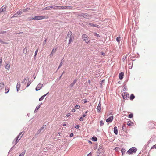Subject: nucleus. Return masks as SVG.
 I'll return each mask as SVG.
<instances>
[{
	"instance_id": "13d9d810",
	"label": "nucleus",
	"mask_w": 156,
	"mask_h": 156,
	"mask_svg": "<svg viewBox=\"0 0 156 156\" xmlns=\"http://www.w3.org/2000/svg\"><path fill=\"white\" fill-rule=\"evenodd\" d=\"M126 127V125L125 124L124 125H123V126H122V129L123 130L124 129V128H125Z\"/></svg>"
},
{
	"instance_id": "338daca9",
	"label": "nucleus",
	"mask_w": 156,
	"mask_h": 156,
	"mask_svg": "<svg viewBox=\"0 0 156 156\" xmlns=\"http://www.w3.org/2000/svg\"><path fill=\"white\" fill-rule=\"evenodd\" d=\"M99 148H100L101 149H103V146H100L99 147Z\"/></svg>"
},
{
	"instance_id": "5fc2aeb1",
	"label": "nucleus",
	"mask_w": 156,
	"mask_h": 156,
	"mask_svg": "<svg viewBox=\"0 0 156 156\" xmlns=\"http://www.w3.org/2000/svg\"><path fill=\"white\" fill-rule=\"evenodd\" d=\"M0 42H2L3 44H6V43H5L4 42L2 41V40L1 39H0Z\"/></svg>"
},
{
	"instance_id": "20e7f679",
	"label": "nucleus",
	"mask_w": 156,
	"mask_h": 156,
	"mask_svg": "<svg viewBox=\"0 0 156 156\" xmlns=\"http://www.w3.org/2000/svg\"><path fill=\"white\" fill-rule=\"evenodd\" d=\"M45 17L44 16H35L34 17L31 18L33 20H40L44 19Z\"/></svg>"
},
{
	"instance_id": "9d476101",
	"label": "nucleus",
	"mask_w": 156,
	"mask_h": 156,
	"mask_svg": "<svg viewBox=\"0 0 156 156\" xmlns=\"http://www.w3.org/2000/svg\"><path fill=\"white\" fill-rule=\"evenodd\" d=\"M113 116H111L109 118H108L106 120V122H111L113 120Z\"/></svg>"
},
{
	"instance_id": "7c9ffc66",
	"label": "nucleus",
	"mask_w": 156,
	"mask_h": 156,
	"mask_svg": "<svg viewBox=\"0 0 156 156\" xmlns=\"http://www.w3.org/2000/svg\"><path fill=\"white\" fill-rule=\"evenodd\" d=\"M133 124V122L130 121H128L127 122V124L128 126H131Z\"/></svg>"
},
{
	"instance_id": "680f3d73",
	"label": "nucleus",
	"mask_w": 156,
	"mask_h": 156,
	"mask_svg": "<svg viewBox=\"0 0 156 156\" xmlns=\"http://www.w3.org/2000/svg\"><path fill=\"white\" fill-rule=\"evenodd\" d=\"M7 90H8L7 91H5V94H7V93L9 92V88H8V89H7Z\"/></svg>"
},
{
	"instance_id": "69168bd1",
	"label": "nucleus",
	"mask_w": 156,
	"mask_h": 156,
	"mask_svg": "<svg viewBox=\"0 0 156 156\" xmlns=\"http://www.w3.org/2000/svg\"><path fill=\"white\" fill-rule=\"evenodd\" d=\"M91 153H89V154H88L87 156H91Z\"/></svg>"
},
{
	"instance_id": "79ce46f5",
	"label": "nucleus",
	"mask_w": 156,
	"mask_h": 156,
	"mask_svg": "<svg viewBox=\"0 0 156 156\" xmlns=\"http://www.w3.org/2000/svg\"><path fill=\"white\" fill-rule=\"evenodd\" d=\"M38 51V49L36 50L35 51V55H34V57H35Z\"/></svg>"
},
{
	"instance_id": "c9c22d12",
	"label": "nucleus",
	"mask_w": 156,
	"mask_h": 156,
	"mask_svg": "<svg viewBox=\"0 0 156 156\" xmlns=\"http://www.w3.org/2000/svg\"><path fill=\"white\" fill-rule=\"evenodd\" d=\"M127 55H125L122 58V60L124 62L125 59L127 58Z\"/></svg>"
},
{
	"instance_id": "6e6552de",
	"label": "nucleus",
	"mask_w": 156,
	"mask_h": 156,
	"mask_svg": "<svg viewBox=\"0 0 156 156\" xmlns=\"http://www.w3.org/2000/svg\"><path fill=\"white\" fill-rule=\"evenodd\" d=\"M6 7L7 6H5L4 5L0 9V14L2 12H4L6 11Z\"/></svg>"
},
{
	"instance_id": "423d86ee",
	"label": "nucleus",
	"mask_w": 156,
	"mask_h": 156,
	"mask_svg": "<svg viewBox=\"0 0 156 156\" xmlns=\"http://www.w3.org/2000/svg\"><path fill=\"white\" fill-rule=\"evenodd\" d=\"M46 128V125H43L42 126L41 128L38 130V131H37V134L40 133L41 132H44L45 128Z\"/></svg>"
},
{
	"instance_id": "39448f33",
	"label": "nucleus",
	"mask_w": 156,
	"mask_h": 156,
	"mask_svg": "<svg viewBox=\"0 0 156 156\" xmlns=\"http://www.w3.org/2000/svg\"><path fill=\"white\" fill-rule=\"evenodd\" d=\"M137 151V149L135 147H133L129 149L126 153H128L130 154L135 153Z\"/></svg>"
},
{
	"instance_id": "6ab92c4d",
	"label": "nucleus",
	"mask_w": 156,
	"mask_h": 156,
	"mask_svg": "<svg viewBox=\"0 0 156 156\" xmlns=\"http://www.w3.org/2000/svg\"><path fill=\"white\" fill-rule=\"evenodd\" d=\"M77 79H75L73 81V82L71 84H70V87H73V86L74 85V84H75V83H76V82H77Z\"/></svg>"
},
{
	"instance_id": "5701e85b",
	"label": "nucleus",
	"mask_w": 156,
	"mask_h": 156,
	"mask_svg": "<svg viewBox=\"0 0 156 156\" xmlns=\"http://www.w3.org/2000/svg\"><path fill=\"white\" fill-rule=\"evenodd\" d=\"M148 144H149V143L148 144H147L146 145H145L144 146V147L142 150V152H143L144 150L146 149L147 148V147L148 146Z\"/></svg>"
},
{
	"instance_id": "a18cd8bd",
	"label": "nucleus",
	"mask_w": 156,
	"mask_h": 156,
	"mask_svg": "<svg viewBox=\"0 0 156 156\" xmlns=\"http://www.w3.org/2000/svg\"><path fill=\"white\" fill-rule=\"evenodd\" d=\"M94 36H97L98 37H100V35L97 33H94Z\"/></svg>"
},
{
	"instance_id": "a211bd4d",
	"label": "nucleus",
	"mask_w": 156,
	"mask_h": 156,
	"mask_svg": "<svg viewBox=\"0 0 156 156\" xmlns=\"http://www.w3.org/2000/svg\"><path fill=\"white\" fill-rule=\"evenodd\" d=\"M88 24L91 26L95 27L97 28H99L100 26L98 25L93 24L92 23H89Z\"/></svg>"
},
{
	"instance_id": "603ef678",
	"label": "nucleus",
	"mask_w": 156,
	"mask_h": 156,
	"mask_svg": "<svg viewBox=\"0 0 156 156\" xmlns=\"http://www.w3.org/2000/svg\"><path fill=\"white\" fill-rule=\"evenodd\" d=\"M70 113H68L66 115V116L67 117H69L70 116Z\"/></svg>"
},
{
	"instance_id": "72a5a7b5",
	"label": "nucleus",
	"mask_w": 156,
	"mask_h": 156,
	"mask_svg": "<svg viewBox=\"0 0 156 156\" xmlns=\"http://www.w3.org/2000/svg\"><path fill=\"white\" fill-rule=\"evenodd\" d=\"M16 13L17 14V15L19 16L20 15L22 14V12L21 11H19L16 12Z\"/></svg>"
},
{
	"instance_id": "9b49d317",
	"label": "nucleus",
	"mask_w": 156,
	"mask_h": 156,
	"mask_svg": "<svg viewBox=\"0 0 156 156\" xmlns=\"http://www.w3.org/2000/svg\"><path fill=\"white\" fill-rule=\"evenodd\" d=\"M29 78L28 77H27L25 78L23 80L22 82V83L24 84H25L27 81H29Z\"/></svg>"
},
{
	"instance_id": "4be33fe9",
	"label": "nucleus",
	"mask_w": 156,
	"mask_h": 156,
	"mask_svg": "<svg viewBox=\"0 0 156 156\" xmlns=\"http://www.w3.org/2000/svg\"><path fill=\"white\" fill-rule=\"evenodd\" d=\"M4 83H0V90H2L4 87Z\"/></svg>"
},
{
	"instance_id": "37998d69",
	"label": "nucleus",
	"mask_w": 156,
	"mask_h": 156,
	"mask_svg": "<svg viewBox=\"0 0 156 156\" xmlns=\"http://www.w3.org/2000/svg\"><path fill=\"white\" fill-rule=\"evenodd\" d=\"M18 83H17V86H16V89H17V92H18L20 90V88L18 87Z\"/></svg>"
},
{
	"instance_id": "c85d7f7f",
	"label": "nucleus",
	"mask_w": 156,
	"mask_h": 156,
	"mask_svg": "<svg viewBox=\"0 0 156 156\" xmlns=\"http://www.w3.org/2000/svg\"><path fill=\"white\" fill-rule=\"evenodd\" d=\"M121 151V152L122 153V154L123 155V154H125V153L126 151V150L124 148H122V149Z\"/></svg>"
},
{
	"instance_id": "3c124183",
	"label": "nucleus",
	"mask_w": 156,
	"mask_h": 156,
	"mask_svg": "<svg viewBox=\"0 0 156 156\" xmlns=\"http://www.w3.org/2000/svg\"><path fill=\"white\" fill-rule=\"evenodd\" d=\"M156 148V146L155 145L152 146L151 148V149H152L153 148Z\"/></svg>"
},
{
	"instance_id": "aec40b11",
	"label": "nucleus",
	"mask_w": 156,
	"mask_h": 156,
	"mask_svg": "<svg viewBox=\"0 0 156 156\" xmlns=\"http://www.w3.org/2000/svg\"><path fill=\"white\" fill-rule=\"evenodd\" d=\"M114 132L115 135H117L118 134V129L116 126L114 127Z\"/></svg>"
},
{
	"instance_id": "dca6fc26",
	"label": "nucleus",
	"mask_w": 156,
	"mask_h": 156,
	"mask_svg": "<svg viewBox=\"0 0 156 156\" xmlns=\"http://www.w3.org/2000/svg\"><path fill=\"white\" fill-rule=\"evenodd\" d=\"M123 76H124V73L123 72H121L120 73H119V78L122 80V79L123 78Z\"/></svg>"
},
{
	"instance_id": "4468645a",
	"label": "nucleus",
	"mask_w": 156,
	"mask_h": 156,
	"mask_svg": "<svg viewBox=\"0 0 156 156\" xmlns=\"http://www.w3.org/2000/svg\"><path fill=\"white\" fill-rule=\"evenodd\" d=\"M104 152L103 149L98 148V153L100 154H103Z\"/></svg>"
},
{
	"instance_id": "f257e3e1",
	"label": "nucleus",
	"mask_w": 156,
	"mask_h": 156,
	"mask_svg": "<svg viewBox=\"0 0 156 156\" xmlns=\"http://www.w3.org/2000/svg\"><path fill=\"white\" fill-rule=\"evenodd\" d=\"M24 133L23 132H21L19 135H18L16 138L14 139L13 143H15V145L17 143L19 142L20 139L21 138L22 135Z\"/></svg>"
},
{
	"instance_id": "864d4df0",
	"label": "nucleus",
	"mask_w": 156,
	"mask_h": 156,
	"mask_svg": "<svg viewBox=\"0 0 156 156\" xmlns=\"http://www.w3.org/2000/svg\"><path fill=\"white\" fill-rule=\"evenodd\" d=\"M73 133H71L70 134V137H73Z\"/></svg>"
},
{
	"instance_id": "bb28decb",
	"label": "nucleus",
	"mask_w": 156,
	"mask_h": 156,
	"mask_svg": "<svg viewBox=\"0 0 156 156\" xmlns=\"http://www.w3.org/2000/svg\"><path fill=\"white\" fill-rule=\"evenodd\" d=\"M63 58L62 59V60L61 62H60V63L59 65V67H58V69L62 66V64L63 63Z\"/></svg>"
},
{
	"instance_id": "1a4fd4ad",
	"label": "nucleus",
	"mask_w": 156,
	"mask_h": 156,
	"mask_svg": "<svg viewBox=\"0 0 156 156\" xmlns=\"http://www.w3.org/2000/svg\"><path fill=\"white\" fill-rule=\"evenodd\" d=\"M43 84L39 83L36 87V90L37 91L40 90L42 87Z\"/></svg>"
},
{
	"instance_id": "a878e982",
	"label": "nucleus",
	"mask_w": 156,
	"mask_h": 156,
	"mask_svg": "<svg viewBox=\"0 0 156 156\" xmlns=\"http://www.w3.org/2000/svg\"><path fill=\"white\" fill-rule=\"evenodd\" d=\"M92 140L94 141H96L98 140V139L96 137L93 136L92 138Z\"/></svg>"
},
{
	"instance_id": "2f4dec72",
	"label": "nucleus",
	"mask_w": 156,
	"mask_h": 156,
	"mask_svg": "<svg viewBox=\"0 0 156 156\" xmlns=\"http://www.w3.org/2000/svg\"><path fill=\"white\" fill-rule=\"evenodd\" d=\"M45 97V95H43L42 96H41V97H40V98L39 99V101H42V100H43V99H44V98Z\"/></svg>"
},
{
	"instance_id": "8fccbe9b",
	"label": "nucleus",
	"mask_w": 156,
	"mask_h": 156,
	"mask_svg": "<svg viewBox=\"0 0 156 156\" xmlns=\"http://www.w3.org/2000/svg\"><path fill=\"white\" fill-rule=\"evenodd\" d=\"M0 59V66H1L2 65V57H1Z\"/></svg>"
},
{
	"instance_id": "412c9836",
	"label": "nucleus",
	"mask_w": 156,
	"mask_h": 156,
	"mask_svg": "<svg viewBox=\"0 0 156 156\" xmlns=\"http://www.w3.org/2000/svg\"><path fill=\"white\" fill-rule=\"evenodd\" d=\"M42 105V103L41 104L39 105V106H37L35 109V110H34V113H35L39 109V108H40L41 106Z\"/></svg>"
},
{
	"instance_id": "473e14b6",
	"label": "nucleus",
	"mask_w": 156,
	"mask_h": 156,
	"mask_svg": "<svg viewBox=\"0 0 156 156\" xmlns=\"http://www.w3.org/2000/svg\"><path fill=\"white\" fill-rule=\"evenodd\" d=\"M54 7L55 8H56V9H62V6H54Z\"/></svg>"
},
{
	"instance_id": "6e6d98bb",
	"label": "nucleus",
	"mask_w": 156,
	"mask_h": 156,
	"mask_svg": "<svg viewBox=\"0 0 156 156\" xmlns=\"http://www.w3.org/2000/svg\"><path fill=\"white\" fill-rule=\"evenodd\" d=\"M79 127V125H76V126L75 128L76 129H78Z\"/></svg>"
},
{
	"instance_id": "f704fd0d",
	"label": "nucleus",
	"mask_w": 156,
	"mask_h": 156,
	"mask_svg": "<svg viewBox=\"0 0 156 156\" xmlns=\"http://www.w3.org/2000/svg\"><path fill=\"white\" fill-rule=\"evenodd\" d=\"M28 82V83H27V85L26 86V87H29V85L31 84V81L30 80V81H27Z\"/></svg>"
},
{
	"instance_id": "f3484780",
	"label": "nucleus",
	"mask_w": 156,
	"mask_h": 156,
	"mask_svg": "<svg viewBox=\"0 0 156 156\" xmlns=\"http://www.w3.org/2000/svg\"><path fill=\"white\" fill-rule=\"evenodd\" d=\"M72 34V32L71 31H69L68 32L67 35L66 36V38H70V37H73V36H71Z\"/></svg>"
},
{
	"instance_id": "f8f14e48",
	"label": "nucleus",
	"mask_w": 156,
	"mask_h": 156,
	"mask_svg": "<svg viewBox=\"0 0 156 156\" xmlns=\"http://www.w3.org/2000/svg\"><path fill=\"white\" fill-rule=\"evenodd\" d=\"M57 48H54L52 51L50 53V55L51 56H52L53 55V53L55 52L57 50Z\"/></svg>"
},
{
	"instance_id": "052dcab7",
	"label": "nucleus",
	"mask_w": 156,
	"mask_h": 156,
	"mask_svg": "<svg viewBox=\"0 0 156 156\" xmlns=\"http://www.w3.org/2000/svg\"><path fill=\"white\" fill-rule=\"evenodd\" d=\"M29 9V8H26L24 9V11H26Z\"/></svg>"
},
{
	"instance_id": "2eb2a0df",
	"label": "nucleus",
	"mask_w": 156,
	"mask_h": 156,
	"mask_svg": "<svg viewBox=\"0 0 156 156\" xmlns=\"http://www.w3.org/2000/svg\"><path fill=\"white\" fill-rule=\"evenodd\" d=\"M101 106L100 104V103L99 102L97 108V109L98 111V112H100V110H101Z\"/></svg>"
},
{
	"instance_id": "ea45409f",
	"label": "nucleus",
	"mask_w": 156,
	"mask_h": 156,
	"mask_svg": "<svg viewBox=\"0 0 156 156\" xmlns=\"http://www.w3.org/2000/svg\"><path fill=\"white\" fill-rule=\"evenodd\" d=\"M18 15L16 13L13 15V16H12V17H18Z\"/></svg>"
},
{
	"instance_id": "bf43d9fd",
	"label": "nucleus",
	"mask_w": 156,
	"mask_h": 156,
	"mask_svg": "<svg viewBox=\"0 0 156 156\" xmlns=\"http://www.w3.org/2000/svg\"><path fill=\"white\" fill-rule=\"evenodd\" d=\"M126 89V87H124V88H123V91H125V90Z\"/></svg>"
},
{
	"instance_id": "4d7b16f0",
	"label": "nucleus",
	"mask_w": 156,
	"mask_h": 156,
	"mask_svg": "<svg viewBox=\"0 0 156 156\" xmlns=\"http://www.w3.org/2000/svg\"><path fill=\"white\" fill-rule=\"evenodd\" d=\"M66 6H62V9H66Z\"/></svg>"
},
{
	"instance_id": "ddd939ff",
	"label": "nucleus",
	"mask_w": 156,
	"mask_h": 156,
	"mask_svg": "<svg viewBox=\"0 0 156 156\" xmlns=\"http://www.w3.org/2000/svg\"><path fill=\"white\" fill-rule=\"evenodd\" d=\"M122 96L124 99H126L129 96V94L126 92H124L122 93Z\"/></svg>"
},
{
	"instance_id": "c756f323",
	"label": "nucleus",
	"mask_w": 156,
	"mask_h": 156,
	"mask_svg": "<svg viewBox=\"0 0 156 156\" xmlns=\"http://www.w3.org/2000/svg\"><path fill=\"white\" fill-rule=\"evenodd\" d=\"M73 38H74L73 37H70V39L69 41V43H68L69 45L70 44L71 42L72 41V40L73 39Z\"/></svg>"
},
{
	"instance_id": "49530a36",
	"label": "nucleus",
	"mask_w": 156,
	"mask_h": 156,
	"mask_svg": "<svg viewBox=\"0 0 156 156\" xmlns=\"http://www.w3.org/2000/svg\"><path fill=\"white\" fill-rule=\"evenodd\" d=\"M6 33V31H0V34H3Z\"/></svg>"
},
{
	"instance_id": "c03bdc74",
	"label": "nucleus",
	"mask_w": 156,
	"mask_h": 156,
	"mask_svg": "<svg viewBox=\"0 0 156 156\" xmlns=\"http://www.w3.org/2000/svg\"><path fill=\"white\" fill-rule=\"evenodd\" d=\"M75 108L76 109H79L80 108V106L79 105H76L75 106Z\"/></svg>"
},
{
	"instance_id": "de8ad7c7",
	"label": "nucleus",
	"mask_w": 156,
	"mask_h": 156,
	"mask_svg": "<svg viewBox=\"0 0 156 156\" xmlns=\"http://www.w3.org/2000/svg\"><path fill=\"white\" fill-rule=\"evenodd\" d=\"M46 39H45L44 41L43 42V45H44L45 44H46Z\"/></svg>"
},
{
	"instance_id": "4c0bfd02",
	"label": "nucleus",
	"mask_w": 156,
	"mask_h": 156,
	"mask_svg": "<svg viewBox=\"0 0 156 156\" xmlns=\"http://www.w3.org/2000/svg\"><path fill=\"white\" fill-rule=\"evenodd\" d=\"M133 115L132 113H130L128 116V117L129 118H131L133 117Z\"/></svg>"
},
{
	"instance_id": "393cba45",
	"label": "nucleus",
	"mask_w": 156,
	"mask_h": 156,
	"mask_svg": "<svg viewBox=\"0 0 156 156\" xmlns=\"http://www.w3.org/2000/svg\"><path fill=\"white\" fill-rule=\"evenodd\" d=\"M47 8V10H51L54 9H55L54 6H49L46 7Z\"/></svg>"
},
{
	"instance_id": "a19ab883",
	"label": "nucleus",
	"mask_w": 156,
	"mask_h": 156,
	"mask_svg": "<svg viewBox=\"0 0 156 156\" xmlns=\"http://www.w3.org/2000/svg\"><path fill=\"white\" fill-rule=\"evenodd\" d=\"M66 9H71L72 8V6H66Z\"/></svg>"
},
{
	"instance_id": "09e8293b",
	"label": "nucleus",
	"mask_w": 156,
	"mask_h": 156,
	"mask_svg": "<svg viewBox=\"0 0 156 156\" xmlns=\"http://www.w3.org/2000/svg\"><path fill=\"white\" fill-rule=\"evenodd\" d=\"M80 121H82L83 120V118L82 117H80L79 119Z\"/></svg>"
},
{
	"instance_id": "cd10ccee",
	"label": "nucleus",
	"mask_w": 156,
	"mask_h": 156,
	"mask_svg": "<svg viewBox=\"0 0 156 156\" xmlns=\"http://www.w3.org/2000/svg\"><path fill=\"white\" fill-rule=\"evenodd\" d=\"M26 152V151L24 150L23 151L22 153L19 155V156H24V154Z\"/></svg>"
},
{
	"instance_id": "58836bf2",
	"label": "nucleus",
	"mask_w": 156,
	"mask_h": 156,
	"mask_svg": "<svg viewBox=\"0 0 156 156\" xmlns=\"http://www.w3.org/2000/svg\"><path fill=\"white\" fill-rule=\"evenodd\" d=\"M100 126H102L104 124V122L102 120L100 121Z\"/></svg>"
},
{
	"instance_id": "e433bc0d",
	"label": "nucleus",
	"mask_w": 156,
	"mask_h": 156,
	"mask_svg": "<svg viewBox=\"0 0 156 156\" xmlns=\"http://www.w3.org/2000/svg\"><path fill=\"white\" fill-rule=\"evenodd\" d=\"M120 38H121V37H118L116 38V40L117 41L119 42L120 41Z\"/></svg>"
},
{
	"instance_id": "0e129e2a",
	"label": "nucleus",
	"mask_w": 156,
	"mask_h": 156,
	"mask_svg": "<svg viewBox=\"0 0 156 156\" xmlns=\"http://www.w3.org/2000/svg\"><path fill=\"white\" fill-rule=\"evenodd\" d=\"M101 55H103L104 56V55H105V54L104 53V52H101Z\"/></svg>"
},
{
	"instance_id": "7ed1b4c3",
	"label": "nucleus",
	"mask_w": 156,
	"mask_h": 156,
	"mask_svg": "<svg viewBox=\"0 0 156 156\" xmlns=\"http://www.w3.org/2000/svg\"><path fill=\"white\" fill-rule=\"evenodd\" d=\"M82 38L86 43L87 44L90 41V40L89 39V37L86 34H83L82 36Z\"/></svg>"
},
{
	"instance_id": "e2e57ef3",
	"label": "nucleus",
	"mask_w": 156,
	"mask_h": 156,
	"mask_svg": "<svg viewBox=\"0 0 156 156\" xmlns=\"http://www.w3.org/2000/svg\"><path fill=\"white\" fill-rule=\"evenodd\" d=\"M17 83H18V87H20V82H18Z\"/></svg>"
},
{
	"instance_id": "b1692460",
	"label": "nucleus",
	"mask_w": 156,
	"mask_h": 156,
	"mask_svg": "<svg viewBox=\"0 0 156 156\" xmlns=\"http://www.w3.org/2000/svg\"><path fill=\"white\" fill-rule=\"evenodd\" d=\"M135 98V96L133 94H131L130 97V99L131 100H133Z\"/></svg>"
},
{
	"instance_id": "0eeeda50",
	"label": "nucleus",
	"mask_w": 156,
	"mask_h": 156,
	"mask_svg": "<svg viewBox=\"0 0 156 156\" xmlns=\"http://www.w3.org/2000/svg\"><path fill=\"white\" fill-rule=\"evenodd\" d=\"M5 68L8 70H9L10 68V65L9 62V61H6L5 63Z\"/></svg>"
},
{
	"instance_id": "f03ea898",
	"label": "nucleus",
	"mask_w": 156,
	"mask_h": 156,
	"mask_svg": "<svg viewBox=\"0 0 156 156\" xmlns=\"http://www.w3.org/2000/svg\"><path fill=\"white\" fill-rule=\"evenodd\" d=\"M78 16L80 17H83L86 19H89L91 17V15L90 14L82 13L78 14Z\"/></svg>"
},
{
	"instance_id": "774afa93",
	"label": "nucleus",
	"mask_w": 156,
	"mask_h": 156,
	"mask_svg": "<svg viewBox=\"0 0 156 156\" xmlns=\"http://www.w3.org/2000/svg\"><path fill=\"white\" fill-rule=\"evenodd\" d=\"M43 10H47V7H46L45 8H44L43 9Z\"/></svg>"
}]
</instances>
